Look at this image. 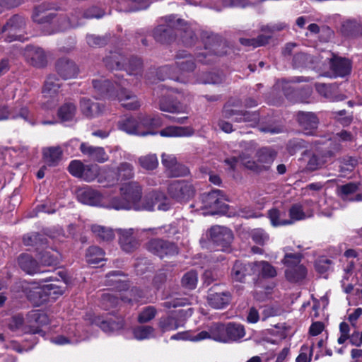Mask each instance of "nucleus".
Returning <instances> with one entry per match:
<instances>
[{
  "mask_svg": "<svg viewBox=\"0 0 362 362\" xmlns=\"http://www.w3.org/2000/svg\"><path fill=\"white\" fill-rule=\"evenodd\" d=\"M250 269L253 275H257L264 278H274L277 272L274 267L266 261L255 262L248 264Z\"/></svg>",
  "mask_w": 362,
  "mask_h": 362,
  "instance_id": "obj_30",
  "label": "nucleus"
},
{
  "mask_svg": "<svg viewBox=\"0 0 362 362\" xmlns=\"http://www.w3.org/2000/svg\"><path fill=\"white\" fill-rule=\"evenodd\" d=\"M339 172L346 175V173L352 172L358 164L357 160L352 156H344L339 160Z\"/></svg>",
  "mask_w": 362,
  "mask_h": 362,
  "instance_id": "obj_59",
  "label": "nucleus"
},
{
  "mask_svg": "<svg viewBox=\"0 0 362 362\" xmlns=\"http://www.w3.org/2000/svg\"><path fill=\"white\" fill-rule=\"evenodd\" d=\"M104 251L97 246L90 247L86 253V259L88 264H95L105 260Z\"/></svg>",
  "mask_w": 362,
  "mask_h": 362,
  "instance_id": "obj_56",
  "label": "nucleus"
},
{
  "mask_svg": "<svg viewBox=\"0 0 362 362\" xmlns=\"http://www.w3.org/2000/svg\"><path fill=\"white\" fill-rule=\"evenodd\" d=\"M62 83L59 79L55 75L47 76L42 89L44 97H53L56 95L60 88Z\"/></svg>",
  "mask_w": 362,
  "mask_h": 362,
  "instance_id": "obj_44",
  "label": "nucleus"
},
{
  "mask_svg": "<svg viewBox=\"0 0 362 362\" xmlns=\"http://www.w3.org/2000/svg\"><path fill=\"white\" fill-rule=\"evenodd\" d=\"M134 337L137 340H145L156 337V329L148 325H140L133 329Z\"/></svg>",
  "mask_w": 362,
  "mask_h": 362,
  "instance_id": "obj_52",
  "label": "nucleus"
},
{
  "mask_svg": "<svg viewBox=\"0 0 362 362\" xmlns=\"http://www.w3.org/2000/svg\"><path fill=\"white\" fill-rule=\"evenodd\" d=\"M79 108L81 114L88 119L97 117L102 115L105 105L93 101L91 99L83 97L79 100Z\"/></svg>",
  "mask_w": 362,
  "mask_h": 362,
  "instance_id": "obj_23",
  "label": "nucleus"
},
{
  "mask_svg": "<svg viewBox=\"0 0 362 362\" xmlns=\"http://www.w3.org/2000/svg\"><path fill=\"white\" fill-rule=\"evenodd\" d=\"M118 233L119 243L123 250L131 252L138 247L139 242L132 236V228H119Z\"/></svg>",
  "mask_w": 362,
  "mask_h": 362,
  "instance_id": "obj_34",
  "label": "nucleus"
},
{
  "mask_svg": "<svg viewBox=\"0 0 362 362\" xmlns=\"http://www.w3.org/2000/svg\"><path fill=\"white\" fill-rule=\"evenodd\" d=\"M23 242L25 245L36 247L37 250L43 249L44 246L48 243L47 238L37 233L25 235L23 238Z\"/></svg>",
  "mask_w": 362,
  "mask_h": 362,
  "instance_id": "obj_48",
  "label": "nucleus"
},
{
  "mask_svg": "<svg viewBox=\"0 0 362 362\" xmlns=\"http://www.w3.org/2000/svg\"><path fill=\"white\" fill-rule=\"evenodd\" d=\"M57 74L64 80L76 78L79 72L77 64L67 57L59 58L55 63Z\"/></svg>",
  "mask_w": 362,
  "mask_h": 362,
  "instance_id": "obj_19",
  "label": "nucleus"
},
{
  "mask_svg": "<svg viewBox=\"0 0 362 362\" xmlns=\"http://www.w3.org/2000/svg\"><path fill=\"white\" fill-rule=\"evenodd\" d=\"M291 247H285L284 251L285 255L282 263L286 266L285 276L291 282H299L303 280L307 275V269L305 266L300 264L302 255L299 252L293 253Z\"/></svg>",
  "mask_w": 362,
  "mask_h": 362,
  "instance_id": "obj_4",
  "label": "nucleus"
},
{
  "mask_svg": "<svg viewBox=\"0 0 362 362\" xmlns=\"http://www.w3.org/2000/svg\"><path fill=\"white\" fill-rule=\"evenodd\" d=\"M194 130L191 127L168 126L158 132L163 137H188L194 134ZM158 134L156 132L155 134Z\"/></svg>",
  "mask_w": 362,
  "mask_h": 362,
  "instance_id": "obj_33",
  "label": "nucleus"
},
{
  "mask_svg": "<svg viewBox=\"0 0 362 362\" xmlns=\"http://www.w3.org/2000/svg\"><path fill=\"white\" fill-rule=\"evenodd\" d=\"M161 197L160 191L153 190L147 193L144 198L141 197V201L139 204V211H153L155 209L153 199H158Z\"/></svg>",
  "mask_w": 362,
  "mask_h": 362,
  "instance_id": "obj_54",
  "label": "nucleus"
},
{
  "mask_svg": "<svg viewBox=\"0 0 362 362\" xmlns=\"http://www.w3.org/2000/svg\"><path fill=\"white\" fill-rule=\"evenodd\" d=\"M268 218L270 220L271 224L273 226H278L280 225H291L296 221L304 220L306 218V215L303 211V206L300 204H293L288 210L289 218H286V213L281 212L276 208H272L267 212Z\"/></svg>",
  "mask_w": 362,
  "mask_h": 362,
  "instance_id": "obj_6",
  "label": "nucleus"
},
{
  "mask_svg": "<svg viewBox=\"0 0 362 362\" xmlns=\"http://www.w3.org/2000/svg\"><path fill=\"white\" fill-rule=\"evenodd\" d=\"M163 115L141 116L140 122L142 124V128H146L148 129L146 132H150L151 129L162 127L163 124V117H165ZM151 132H152L151 131Z\"/></svg>",
  "mask_w": 362,
  "mask_h": 362,
  "instance_id": "obj_49",
  "label": "nucleus"
},
{
  "mask_svg": "<svg viewBox=\"0 0 362 362\" xmlns=\"http://www.w3.org/2000/svg\"><path fill=\"white\" fill-rule=\"evenodd\" d=\"M167 192L170 197L175 202L183 204L194 198L196 189L194 185L185 180H173L168 186Z\"/></svg>",
  "mask_w": 362,
  "mask_h": 362,
  "instance_id": "obj_11",
  "label": "nucleus"
},
{
  "mask_svg": "<svg viewBox=\"0 0 362 362\" xmlns=\"http://www.w3.org/2000/svg\"><path fill=\"white\" fill-rule=\"evenodd\" d=\"M76 113V105L73 103L67 102L59 107L57 117L62 122H70L74 119Z\"/></svg>",
  "mask_w": 362,
  "mask_h": 362,
  "instance_id": "obj_45",
  "label": "nucleus"
},
{
  "mask_svg": "<svg viewBox=\"0 0 362 362\" xmlns=\"http://www.w3.org/2000/svg\"><path fill=\"white\" fill-rule=\"evenodd\" d=\"M180 37L181 42L185 47L192 46L197 40L192 28L182 19V22L177 26L176 37Z\"/></svg>",
  "mask_w": 362,
  "mask_h": 362,
  "instance_id": "obj_29",
  "label": "nucleus"
},
{
  "mask_svg": "<svg viewBox=\"0 0 362 362\" xmlns=\"http://www.w3.org/2000/svg\"><path fill=\"white\" fill-rule=\"evenodd\" d=\"M308 143L300 138L290 139L286 144V149L291 155H294L301 149L307 148Z\"/></svg>",
  "mask_w": 362,
  "mask_h": 362,
  "instance_id": "obj_60",
  "label": "nucleus"
},
{
  "mask_svg": "<svg viewBox=\"0 0 362 362\" xmlns=\"http://www.w3.org/2000/svg\"><path fill=\"white\" fill-rule=\"evenodd\" d=\"M202 40L204 45L203 51L195 53L198 62L210 64L215 61L216 57L226 54L225 42L219 35L204 33L202 35Z\"/></svg>",
  "mask_w": 362,
  "mask_h": 362,
  "instance_id": "obj_1",
  "label": "nucleus"
},
{
  "mask_svg": "<svg viewBox=\"0 0 362 362\" xmlns=\"http://www.w3.org/2000/svg\"><path fill=\"white\" fill-rule=\"evenodd\" d=\"M39 252V258L42 264L47 266L57 265L60 259L59 253L52 249V247H47L46 245L44 246L43 249H40Z\"/></svg>",
  "mask_w": 362,
  "mask_h": 362,
  "instance_id": "obj_41",
  "label": "nucleus"
},
{
  "mask_svg": "<svg viewBox=\"0 0 362 362\" xmlns=\"http://www.w3.org/2000/svg\"><path fill=\"white\" fill-rule=\"evenodd\" d=\"M361 186L360 182H350L338 188V194L343 201H349V196L356 193Z\"/></svg>",
  "mask_w": 362,
  "mask_h": 362,
  "instance_id": "obj_55",
  "label": "nucleus"
},
{
  "mask_svg": "<svg viewBox=\"0 0 362 362\" xmlns=\"http://www.w3.org/2000/svg\"><path fill=\"white\" fill-rule=\"evenodd\" d=\"M110 177L108 173H100V167L97 164L85 165L84 170L80 179L86 182H91L98 178L99 183L103 184L105 187H109L115 184L117 180L112 178L107 180Z\"/></svg>",
  "mask_w": 362,
  "mask_h": 362,
  "instance_id": "obj_16",
  "label": "nucleus"
},
{
  "mask_svg": "<svg viewBox=\"0 0 362 362\" xmlns=\"http://www.w3.org/2000/svg\"><path fill=\"white\" fill-rule=\"evenodd\" d=\"M163 20L164 24L158 25L153 29V37L157 42L168 45L176 39L177 26L182 22V19H176L175 16L170 15Z\"/></svg>",
  "mask_w": 362,
  "mask_h": 362,
  "instance_id": "obj_7",
  "label": "nucleus"
},
{
  "mask_svg": "<svg viewBox=\"0 0 362 362\" xmlns=\"http://www.w3.org/2000/svg\"><path fill=\"white\" fill-rule=\"evenodd\" d=\"M248 264L246 265L240 261H236L231 271V277L237 281H243L247 274L253 275L252 272L248 269Z\"/></svg>",
  "mask_w": 362,
  "mask_h": 362,
  "instance_id": "obj_50",
  "label": "nucleus"
},
{
  "mask_svg": "<svg viewBox=\"0 0 362 362\" xmlns=\"http://www.w3.org/2000/svg\"><path fill=\"white\" fill-rule=\"evenodd\" d=\"M139 163L146 170H153L158 167V160L155 154H148L141 156L139 158Z\"/></svg>",
  "mask_w": 362,
  "mask_h": 362,
  "instance_id": "obj_61",
  "label": "nucleus"
},
{
  "mask_svg": "<svg viewBox=\"0 0 362 362\" xmlns=\"http://www.w3.org/2000/svg\"><path fill=\"white\" fill-rule=\"evenodd\" d=\"M276 156L275 151L270 148L264 147L257 152V161L260 165H265L270 168L271 164Z\"/></svg>",
  "mask_w": 362,
  "mask_h": 362,
  "instance_id": "obj_51",
  "label": "nucleus"
},
{
  "mask_svg": "<svg viewBox=\"0 0 362 362\" xmlns=\"http://www.w3.org/2000/svg\"><path fill=\"white\" fill-rule=\"evenodd\" d=\"M52 4L42 3L35 7L32 18L34 22L38 24L51 23L56 17V14L53 12L47 13L46 11L54 9Z\"/></svg>",
  "mask_w": 362,
  "mask_h": 362,
  "instance_id": "obj_25",
  "label": "nucleus"
},
{
  "mask_svg": "<svg viewBox=\"0 0 362 362\" xmlns=\"http://www.w3.org/2000/svg\"><path fill=\"white\" fill-rule=\"evenodd\" d=\"M30 291L27 296L35 306H39L48 300V297L52 295H62V292L59 286L53 284H45L37 286L35 283L31 284Z\"/></svg>",
  "mask_w": 362,
  "mask_h": 362,
  "instance_id": "obj_13",
  "label": "nucleus"
},
{
  "mask_svg": "<svg viewBox=\"0 0 362 362\" xmlns=\"http://www.w3.org/2000/svg\"><path fill=\"white\" fill-rule=\"evenodd\" d=\"M218 284L213 286L208 291V304L214 309H223L230 302L231 295L227 291L221 290Z\"/></svg>",
  "mask_w": 362,
  "mask_h": 362,
  "instance_id": "obj_14",
  "label": "nucleus"
},
{
  "mask_svg": "<svg viewBox=\"0 0 362 362\" xmlns=\"http://www.w3.org/2000/svg\"><path fill=\"white\" fill-rule=\"evenodd\" d=\"M110 40V35H88L86 36V42L90 47H103L107 45Z\"/></svg>",
  "mask_w": 362,
  "mask_h": 362,
  "instance_id": "obj_64",
  "label": "nucleus"
},
{
  "mask_svg": "<svg viewBox=\"0 0 362 362\" xmlns=\"http://www.w3.org/2000/svg\"><path fill=\"white\" fill-rule=\"evenodd\" d=\"M18 264L28 274L33 275L41 272L38 262L28 254H21L18 257Z\"/></svg>",
  "mask_w": 362,
  "mask_h": 362,
  "instance_id": "obj_35",
  "label": "nucleus"
},
{
  "mask_svg": "<svg viewBox=\"0 0 362 362\" xmlns=\"http://www.w3.org/2000/svg\"><path fill=\"white\" fill-rule=\"evenodd\" d=\"M226 332V326L221 323H213L208 330H204L197 334L195 339L204 340L211 339L217 341L224 342Z\"/></svg>",
  "mask_w": 362,
  "mask_h": 362,
  "instance_id": "obj_24",
  "label": "nucleus"
},
{
  "mask_svg": "<svg viewBox=\"0 0 362 362\" xmlns=\"http://www.w3.org/2000/svg\"><path fill=\"white\" fill-rule=\"evenodd\" d=\"M296 121L305 135H314L317 129L320 120L313 112L299 111L296 113Z\"/></svg>",
  "mask_w": 362,
  "mask_h": 362,
  "instance_id": "obj_15",
  "label": "nucleus"
},
{
  "mask_svg": "<svg viewBox=\"0 0 362 362\" xmlns=\"http://www.w3.org/2000/svg\"><path fill=\"white\" fill-rule=\"evenodd\" d=\"M313 63V57L305 52H298L293 57L292 66L294 69L305 68Z\"/></svg>",
  "mask_w": 362,
  "mask_h": 362,
  "instance_id": "obj_58",
  "label": "nucleus"
},
{
  "mask_svg": "<svg viewBox=\"0 0 362 362\" xmlns=\"http://www.w3.org/2000/svg\"><path fill=\"white\" fill-rule=\"evenodd\" d=\"M117 80L112 81L107 79H94L92 81L93 87L100 99L115 100L117 93L122 86H126L128 84L127 80L120 78L116 76Z\"/></svg>",
  "mask_w": 362,
  "mask_h": 362,
  "instance_id": "obj_10",
  "label": "nucleus"
},
{
  "mask_svg": "<svg viewBox=\"0 0 362 362\" xmlns=\"http://www.w3.org/2000/svg\"><path fill=\"white\" fill-rule=\"evenodd\" d=\"M331 68L336 76L344 77L351 73V62L346 58H334L331 62Z\"/></svg>",
  "mask_w": 362,
  "mask_h": 362,
  "instance_id": "obj_38",
  "label": "nucleus"
},
{
  "mask_svg": "<svg viewBox=\"0 0 362 362\" xmlns=\"http://www.w3.org/2000/svg\"><path fill=\"white\" fill-rule=\"evenodd\" d=\"M302 91L305 92L308 95H310L311 93V89L309 87L304 88L301 90L291 88H286L284 89V93L286 98L293 102H304V100L298 98Z\"/></svg>",
  "mask_w": 362,
  "mask_h": 362,
  "instance_id": "obj_62",
  "label": "nucleus"
},
{
  "mask_svg": "<svg viewBox=\"0 0 362 362\" xmlns=\"http://www.w3.org/2000/svg\"><path fill=\"white\" fill-rule=\"evenodd\" d=\"M141 117H126L121 119L117 124L118 129L129 134H137L146 136L147 134H155L156 132H144L142 129V124L140 122Z\"/></svg>",
  "mask_w": 362,
  "mask_h": 362,
  "instance_id": "obj_21",
  "label": "nucleus"
},
{
  "mask_svg": "<svg viewBox=\"0 0 362 362\" xmlns=\"http://www.w3.org/2000/svg\"><path fill=\"white\" fill-rule=\"evenodd\" d=\"M107 284L109 286L113 287V289H115L118 293H112L110 292L104 293L101 297V303L104 309L108 310L110 308L116 307L119 301H122L120 299V294H123V292H119L117 289L115 288V284L112 283H108L107 279L106 280Z\"/></svg>",
  "mask_w": 362,
  "mask_h": 362,
  "instance_id": "obj_43",
  "label": "nucleus"
},
{
  "mask_svg": "<svg viewBox=\"0 0 362 362\" xmlns=\"http://www.w3.org/2000/svg\"><path fill=\"white\" fill-rule=\"evenodd\" d=\"M80 150L83 155L88 156L91 160L98 163H102L108 160V156L103 147H96L86 143H81Z\"/></svg>",
  "mask_w": 362,
  "mask_h": 362,
  "instance_id": "obj_32",
  "label": "nucleus"
},
{
  "mask_svg": "<svg viewBox=\"0 0 362 362\" xmlns=\"http://www.w3.org/2000/svg\"><path fill=\"white\" fill-rule=\"evenodd\" d=\"M120 197H114L111 201L112 207L117 210L134 209L139 211L142 197V187L136 182H129L120 188Z\"/></svg>",
  "mask_w": 362,
  "mask_h": 362,
  "instance_id": "obj_2",
  "label": "nucleus"
},
{
  "mask_svg": "<svg viewBox=\"0 0 362 362\" xmlns=\"http://www.w3.org/2000/svg\"><path fill=\"white\" fill-rule=\"evenodd\" d=\"M108 283H112V285L115 284V288L119 292H123L120 294V299L124 303H132L133 301L143 300L145 298L144 291L137 288H132L128 290V284L124 280L120 278V273L118 271H115L107 274Z\"/></svg>",
  "mask_w": 362,
  "mask_h": 362,
  "instance_id": "obj_8",
  "label": "nucleus"
},
{
  "mask_svg": "<svg viewBox=\"0 0 362 362\" xmlns=\"http://www.w3.org/2000/svg\"><path fill=\"white\" fill-rule=\"evenodd\" d=\"M221 250H225L231 243L233 235L229 228H210L206 235Z\"/></svg>",
  "mask_w": 362,
  "mask_h": 362,
  "instance_id": "obj_17",
  "label": "nucleus"
},
{
  "mask_svg": "<svg viewBox=\"0 0 362 362\" xmlns=\"http://www.w3.org/2000/svg\"><path fill=\"white\" fill-rule=\"evenodd\" d=\"M175 65L174 67L170 65H165L158 69L157 76L159 80L172 79L179 81V77L172 74L174 69H177L181 73L192 72L196 64L194 57L185 50H180L177 52L175 57Z\"/></svg>",
  "mask_w": 362,
  "mask_h": 362,
  "instance_id": "obj_3",
  "label": "nucleus"
},
{
  "mask_svg": "<svg viewBox=\"0 0 362 362\" xmlns=\"http://www.w3.org/2000/svg\"><path fill=\"white\" fill-rule=\"evenodd\" d=\"M187 311L180 310L177 312H172L168 315L162 316L158 319V327L162 333L173 331L184 325V322L180 320Z\"/></svg>",
  "mask_w": 362,
  "mask_h": 362,
  "instance_id": "obj_18",
  "label": "nucleus"
},
{
  "mask_svg": "<svg viewBox=\"0 0 362 362\" xmlns=\"http://www.w3.org/2000/svg\"><path fill=\"white\" fill-rule=\"evenodd\" d=\"M327 158L325 156L323 151L321 153H312L307 162L305 170L313 172L319 170L327 163Z\"/></svg>",
  "mask_w": 362,
  "mask_h": 362,
  "instance_id": "obj_46",
  "label": "nucleus"
},
{
  "mask_svg": "<svg viewBox=\"0 0 362 362\" xmlns=\"http://www.w3.org/2000/svg\"><path fill=\"white\" fill-rule=\"evenodd\" d=\"M28 56L30 57L31 64L36 67H45L47 64V56L45 51L38 47H28Z\"/></svg>",
  "mask_w": 362,
  "mask_h": 362,
  "instance_id": "obj_39",
  "label": "nucleus"
},
{
  "mask_svg": "<svg viewBox=\"0 0 362 362\" xmlns=\"http://www.w3.org/2000/svg\"><path fill=\"white\" fill-rule=\"evenodd\" d=\"M312 144L315 146L326 145V149L323 151L325 156L327 158H331L335 156L336 153L339 152L341 149V145L340 142L336 139H327L325 137L321 138L320 139H316L312 141Z\"/></svg>",
  "mask_w": 362,
  "mask_h": 362,
  "instance_id": "obj_37",
  "label": "nucleus"
},
{
  "mask_svg": "<svg viewBox=\"0 0 362 362\" xmlns=\"http://www.w3.org/2000/svg\"><path fill=\"white\" fill-rule=\"evenodd\" d=\"M62 151L60 147H49L43 150L44 162L49 167L58 165L62 158Z\"/></svg>",
  "mask_w": 362,
  "mask_h": 362,
  "instance_id": "obj_40",
  "label": "nucleus"
},
{
  "mask_svg": "<svg viewBox=\"0 0 362 362\" xmlns=\"http://www.w3.org/2000/svg\"><path fill=\"white\" fill-rule=\"evenodd\" d=\"M115 100H117L122 107L129 110H135L140 107L141 104L136 95L126 89L125 86H122L119 91L117 93Z\"/></svg>",
  "mask_w": 362,
  "mask_h": 362,
  "instance_id": "obj_28",
  "label": "nucleus"
},
{
  "mask_svg": "<svg viewBox=\"0 0 362 362\" xmlns=\"http://www.w3.org/2000/svg\"><path fill=\"white\" fill-rule=\"evenodd\" d=\"M148 249L160 258L168 255H173L178 252L177 247L175 244L158 239L151 240L148 244Z\"/></svg>",
  "mask_w": 362,
  "mask_h": 362,
  "instance_id": "obj_22",
  "label": "nucleus"
},
{
  "mask_svg": "<svg viewBox=\"0 0 362 362\" xmlns=\"http://www.w3.org/2000/svg\"><path fill=\"white\" fill-rule=\"evenodd\" d=\"M160 91L162 95L158 102V108L160 111L168 112L170 113H181L185 112L186 106L183 105L180 101L173 95L175 89L170 88L166 90L163 85H158L154 89V92L157 94Z\"/></svg>",
  "mask_w": 362,
  "mask_h": 362,
  "instance_id": "obj_12",
  "label": "nucleus"
},
{
  "mask_svg": "<svg viewBox=\"0 0 362 362\" xmlns=\"http://www.w3.org/2000/svg\"><path fill=\"white\" fill-rule=\"evenodd\" d=\"M127 57L117 51H110L103 59L105 67L110 71L123 70L126 66Z\"/></svg>",
  "mask_w": 362,
  "mask_h": 362,
  "instance_id": "obj_27",
  "label": "nucleus"
},
{
  "mask_svg": "<svg viewBox=\"0 0 362 362\" xmlns=\"http://www.w3.org/2000/svg\"><path fill=\"white\" fill-rule=\"evenodd\" d=\"M245 332L244 327L240 324L229 323L226 325V332L224 343L236 341L244 337Z\"/></svg>",
  "mask_w": 362,
  "mask_h": 362,
  "instance_id": "obj_42",
  "label": "nucleus"
},
{
  "mask_svg": "<svg viewBox=\"0 0 362 362\" xmlns=\"http://www.w3.org/2000/svg\"><path fill=\"white\" fill-rule=\"evenodd\" d=\"M104 15L105 11L98 6H91L85 11L77 8L73 11L70 17L61 18L62 23L59 25V29L63 31L68 28H75L82 24L80 22L82 18H100Z\"/></svg>",
  "mask_w": 362,
  "mask_h": 362,
  "instance_id": "obj_5",
  "label": "nucleus"
},
{
  "mask_svg": "<svg viewBox=\"0 0 362 362\" xmlns=\"http://www.w3.org/2000/svg\"><path fill=\"white\" fill-rule=\"evenodd\" d=\"M143 62L141 58L137 57H127L126 67L123 69L129 75H137L141 71Z\"/></svg>",
  "mask_w": 362,
  "mask_h": 362,
  "instance_id": "obj_57",
  "label": "nucleus"
},
{
  "mask_svg": "<svg viewBox=\"0 0 362 362\" xmlns=\"http://www.w3.org/2000/svg\"><path fill=\"white\" fill-rule=\"evenodd\" d=\"M49 322L48 316L39 310H33L28 313L26 317V323L30 327V331L33 333H39L40 327Z\"/></svg>",
  "mask_w": 362,
  "mask_h": 362,
  "instance_id": "obj_31",
  "label": "nucleus"
},
{
  "mask_svg": "<svg viewBox=\"0 0 362 362\" xmlns=\"http://www.w3.org/2000/svg\"><path fill=\"white\" fill-rule=\"evenodd\" d=\"M270 38V36H266L263 34H261L259 35L257 37L253 38L240 37L239 39V42L242 45L245 47L257 48L268 44Z\"/></svg>",
  "mask_w": 362,
  "mask_h": 362,
  "instance_id": "obj_53",
  "label": "nucleus"
},
{
  "mask_svg": "<svg viewBox=\"0 0 362 362\" xmlns=\"http://www.w3.org/2000/svg\"><path fill=\"white\" fill-rule=\"evenodd\" d=\"M315 88L319 94L332 101H341L344 100L346 98L344 95L336 94L338 86L335 83H317L315 85Z\"/></svg>",
  "mask_w": 362,
  "mask_h": 362,
  "instance_id": "obj_36",
  "label": "nucleus"
},
{
  "mask_svg": "<svg viewBox=\"0 0 362 362\" xmlns=\"http://www.w3.org/2000/svg\"><path fill=\"white\" fill-rule=\"evenodd\" d=\"M340 32L345 37H355L361 32V25L355 20H347L341 24Z\"/></svg>",
  "mask_w": 362,
  "mask_h": 362,
  "instance_id": "obj_47",
  "label": "nucleus"
},
{
  "mask_svg": "<svg viewBox=\"0 0 362 362\" xmlns=\"http://www.w3.org/2000/svg\"><path fill=\"white\" fill-rule=\"evenodd\" d=\"M78 200L87 205L97 206L102 202V194L91 187H83L77 191Z\"/></svg>",
  "mask_w": 362,
  "mask_h": 362,
  "instance_id": "obj_26",
  "label": "nucleus"
},
{
  "mask_svg": "<svg viewBox=\"0 0 362 362\" xmlns=\"http://www.w3.org/2000/svg\"><path fill=\"white\" fill-rule=\"evenodd\" d=\"M25 28V18L24 16L15 14L12 16L2 27V32L8 31L9 42L21 40V35L16 34L17 32L23 31Z\"/></svg>",
  "mask_w": 362,
  "mask_h": 362,
  "instance_id": "obj_20",
  "label": "nucleus"
},
{
  "mask_svg": "<svg viewBox=\"0 0 362 362\" xmlns=\"http://www.w3.org/2000/svg\"><path fill=\"white\" fill-rule=\"evenodd\" d=\"M198 282V274L195 271L187 272L182 279V285L187 289H194Z\"/></svg>",
  "mask_w": 362,
  "mask_h": 362,
  "instance_id": "obj_63",
  "label": "nucleus"
},
{
  "mask_svg": "<svg viewBox=\"0 0 362 362\" xmlns=\"http://www.w3.org/2000/svg\"><path fill=\"white\" fill-rule=\"evenodd\" d=\"M202 208L208 210L207 213L214 215L224 214L228 211V205L223 192L220 189H213L201 195Z\"/></svg>",
  "mask_w": 362,
  "mask_h": 362,
  "instance_id": "obj_9",
  "label": "nucleus"
}]
</instances>
